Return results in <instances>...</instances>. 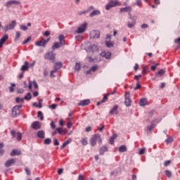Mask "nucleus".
<instances>
[{
	"label": "nucleus",
	"instance_id": "1",
	"mask_svg": "<svg viewBox=\"0 0 180 180\" xmlns=\"http://www.w3.org/2000/svg\"><path fill=\"white\" fill-rule=\"evenodd\" d=\"M59 42H55L52 46V50H57V49H60L61 46H65V37L63 34H60L58 37Z\"/></svg>",
	"mask_w": 180,
	"mask_h": 180
},
{
	"label": "nucleus",
	"instance_id": "2",
	"mask_svg": "<svg viewBox=\"0 0 180 180\" xmlns=\"http://www.w3.org/2000/svg\"><path fill=\"white\" fill-rule=\"evenodd\" d=\"M22 105H16L11 110V116L12 117H18L20 116V109H22Z\"/></svg>",
	"mask_w": 180,
	"mask_h": 180
},
{
	"label": "nucleus",
	"instance_id": "3",
	"mask_svg": "<svg viewBox=\"0 0 180 180\" xmlns=\"http://www.w3.org/2000/svg\"><path fill=\"white\" fill-rule=\"evenodd\" d=\"M122 3L119 2L117 0H110L105 6V10L109 11L111 8L114 6H120Z\"/></svg>",
	"mask_w": 180,
	"mask_h": 180
},
{
	"label": "nucleus",
	"instance_id": "4",
	"mask_svg": "<svg viewBox=\"0 0 180 180\" xmlns=\"http://www.w3.org/2000/svg\"><path fill=\"white\" fill-rule=\"evenodd\" d=\"M98 140V143H102V139H101V135L99 134H94L91 139V144L92 147H95L96 146V141Z\"/></svg>",
	"mask_w": 180,
	"mask_h": 180
},
{
	"label": "nucleus",
	"instance_id": "5",
	"mask_svg": "<svg viewBox=\"0 0 180 180\" xmlns=\"http://www.w3.org/2000/svg\"><path fill=\"white\" fill-rule=\"evenodd\" d=\"M15 26H16V20H13L10 24L4 27L3 32L4 33H6V32H8V30H13Z\"/></svg>",
	"mask_w": 180,
	"mask_h": 180
},
{
	"label": "nucleus",
	"instance_id": "6",
	"mask_svg": "<svg viewBox=\"0 0 180 180\" xmlns=\"http://www.w3.org/2000/svg\"><path fill=\"white\" fill-rule=\"evenodd\" d=\"M88 27V22H84L83 24H81L77 31L76 33H77L78 34H81L82 33H84V32H85V30H86V28Z\"/></svg>",
	"mask_w": 180,
	"mask_h": 180
},
{
	"label": "nucleus",
	"instance_id": "7",
	"mask_svg": "<svg viewBox=\"0 0 180 180\" xmlns=\"http://www.w3.org/2000/svg\"><path fill=\"white\" fill-rule=\"evenodd\" d=\"M45 60H49L54 63V60H56V53H53V51L47 52L44 56Z\"/></svg>",
	"mask_w": 180,
	"mask_h": 180
},
{
	"label": "nucleus",
	"instance_id": "8",
	"mask_svg": "<svg viewBox=\"0 0 180 180\" xmlns=\"http://www.w3.org/2000/svg\"><path fill=\"white\" fill-rule=\"evenodd\" d=\"M98 50H99V47H98V45L95 44L91 45L86 49L87 53H95V51H98Z\"/></svg>",
	"mask_w": 180,
	"mask_h": 180
},
{
	"label": "nucleus",
	"instance_id": "9",
	"mask_svg": "<svg viewBox=\"0 0 180 180\" xmlns=\"http://www.w3.org/2000/svg\"><path fill=\"white\" fill-rule=\"evenodd\" d=\"M31 127L34 130H40V129H41V122L38 121H34L32 123Z\"/></svg>",
	"mask_w": 180,
	"mask_h": 180
},
{
	"label": "nucleus",
	"instance_id": "10",
	"mask_svg": "<svg viewBox=\"0 0 180 180\" xmlns=\"http://www.w3.org/2000/svg\"><path fill=\"white\" fill-rule=\"evenodd\" d=\"M101 37V32L98 30H93L90 32L91 39H99Z\"/></svg>",
	"mask_w": 180,
	"mask_h": 180
},
{
	"label": "nucleus",
	"instance_id": "11",
	"mask_svg": "<svg viewBox=\"0 0 180 180\" xmlns=\"http://www.w3.org/2000/svg\"><path fill=\"white\" fill-rule=\"evenodd\" d=\"M125 101H124V104L127 107L131 106V100L129 98H130V93L127 92L124 95Z\"/></svg>",
	"mask_w": 180,
	"mask_h": 180
},
{
	"label": "nucleus",
	"instance_id": "12",
	"mask_svg": "<svg viewBox=\"0 0 180 180\" xmlns=\"http://www.w3.org/2000/svg\"><path fill=\"white\" fill-rule=\"evenodd\" d=\"M91 103V101L89 99L82 100L78 103V106H88Z\"/></svg>",
	"mask_w": 180,
	"mask_h": 180
},
{
	"label": "nucleus",
	"instance_id": "13",
	"mask_svg": "<svg viewBox=\"0 0 180 180\" xmlns=\"http://www.w3.org/2000/svg\"><path fill=\"white\" fill-rule=\"evenodd\" d=\"M9 39V36H8V34H4L0 39V49L2 48V46L5 44V41Z\"/></svg>",
	"mask_w": 180,
	"mask_h": 180
},
{
	"label": "nucleus",
	"instance_id": "14",
	"mask_svg": "<svg viewBox=\"0 0 180 180\" xmlns=\"http://www.w3.org/2000/svg\"><path fill=\"white\" fill-rule=\"evenodd\" d=\"M20 1L16 0H11L6 3V6L9 7L12 6V5H19Z\"/></svg>",
	"mask_w": 180,
	"mask_h": 180
},
{
	"label": "nucleus",
	"instance_id": "15",
	"mask_svg": "<svg viewBox=\"0 0 180 180\" xmlns=\"http://www.w3.org/2000/svg\"><path fill=\"white\" fill-rule=\"evenodd\" d=\"M119 105H115L110 110V115H117L119 113Z\"/></svg>",
	"mask_w": 180,
	"mask_h": 180
},
{
	"label": "nucleus",
	"instance_id": "16",
	"mask_svg": "<svg viewBox=\"0 0 180 180\" xmlns=\"http://www.w3.org/2000/svg\"><path fill=\"white\" fill-rule=\"evenodd\" d=\"M100 56L101 57H104L107 60H109L110 59V57H112V53L110 52L103 51L101 53Z\"/></svg>",
	"mask_w": 180,
	"mask_h": 180
},
{
	"label": "nucleus",
	"instance_id": "17",
	"mask_svg": "<svg viewBox=\"0 0 180 180\" xmlns=\"http://www.w3.org/2000/svg\"><path fill=\"white\" fill-rule=\"evenodd\" d=\"M129 19H131V22H129L127 27H129V29H133V27H134L135 25H136V20L134 18H133L132 17H130Z\"/></svg>",
	"mask_w": 180,
	"mask_h": 180
},
{
	"label": "nucleus",
	"instance_id": "18",
	"mask_svg": "<svg viewBox=\"0 0 180 180\" xmlns=\"http://www.w3.org/2000/svg\"><path fill=\"white\" fill-rule=\"evenodd\" d=\"M57 133L61 136H65L67 134V129H63V127H58L56 129Z\"/></svg>",
	"mask_w": 180,
	"mask_h": 180
},
{
	"label": "nucleus",
	"instance_id": "19",
	"mask_svg": "<svg viewBox=\"0 0 180 180\" xmlns=\"http://www.w3.org/2000/svg\"><path fill=\"white\" fill-rule=\"evenodd\" d=\"M37 136L38 139H44L46 137V132L44 130H40L37 133Z\"/></svg>",
	"mask_w": 180,
	"mask_h": 180
},
{
	"label": "nucleus",
	"instance_id": "20",
	"mask_svg": "<svg viewBox=\"0 0 180 180\" xmlns=\"http://www.w3.org/2000/svg\"><path fill=\"white\" fill-rule=\"evenodd\" d=\"M15 162H16V159H10L6 162L5 167H11L13 164H15Z\"/></svg>",
	"mask_w": 180,
	"mask_h": 180
},
{
	"label": "nucleus",
	"instance_id": "21",
	"mask_svg": "<svg viewBox=\"0 0 180 180\" xmlns=\"http://www.w3.org/2000/svg\"><path fill=\"white\" fill-rule=\"evenodd\" d=\"M20 154H22L20 150H18V149H13L11 152L10 155H11V157H15V155H20Z\"/></svg>",
	"mask_w": 180,
	"mask_h": 180
},
{
	"label": "nucleus",
	"instance_id": "22",
	"mask_svg": "<svg viewBox=\"0 0 180 180\" xmlns=\"http://www.w3.org/2000/svg\"><path fill=\"white\" fill-rule=\"evenodd\" d=\"M101 15V11L99 10H94L90 14V18H94V16H99Z\"/></svg>",
	"mask_w": 180,
	"mask_h": 180
},
{
	"label": "nucleus",
	"instance_id": "23",
	"mask_svg": "<svg viewBox=\"0 0 180 180\" xmlns=\"http://www.w3.org/2000/svg\"><path fill=\"white\" fill-rule=\"evenodd\" d=\"M129 11H132L131 6H127L124 8H121L120 10V13H123L124 12H129Z\"/></svg>",
	"mask_w": 180,
	"mask_h": 180
},
{
	"label": "nucleus",
	"instance_id": "24",
	"mask_svg": "<svg viewBox=\"0 0 180 180\" xmlns=\"http://www.w3.org/2000/svg\"><path fill=\"white\" fill-rule=\"evenodd\" d=\"M27 70H29V62L25 61V64L21 68V70L22 71H27Z\"/></svg>",
	"mask_w": 180,
	"mask_h": 180
},
{
	"label": "nucleus",
	"instance_id": "25",
	"mask_svg": "<svg viewBox=\"0 0 180 180\" xmlns=\"http://www.w3.org/2000/svg\"><path fill=\"white\" fill-rule=\"evenodd\" d=\"M165 74V70L160 69L158 72L155 73V77H163Z\"/></svg>",
	"mask_w": 180,
	"mask_h": 180
},
{
	"label": "nucleus",
	"instance_id": "26",
	"mask_svg": "<svg viewBox=\"0 0 180 180\" xmlns=\"http://www.w3.org/2000/svg\"><path fill=\"white\" fill-rule=\"evenodd\" d=\"M147 103H148V101H147V98H141L139 101L140 106H146Z\"/></svg>",
	"mask_w": 180,
	"mask_h": 180
},
{
	"label": "nucleus",
	"instance_id": "27",
	"mask_svg": "<svg viewBox=\"0 0 180 180\" xmlns=\"http://www.w3.org/2000/svg\"><path fill=\"white\" fill-rule=\"evenodd\" d=\"M106 151H108V148L106 146H102L99 150L100 155H103Z\"/></svg>",
	"mask_w": 180,
	"mask_h": 180
},
{
	"label": "nucleus",
	"instance_id": "28",
	"mask_svg": "<svg viewBox=\"0 0 180 180\" xmlns=\"http://www.w3.org/2000/svg\"><path fill=\"white\" fill-rule=\"evenodd\" d=\"M70 143H71V139H69L68 141L63 143V145L60 146V150H63L64 148H65V147H67V146H68Z\"/></svg>",
	"mask_w": 180,
	"mask_h": 180
},
{
	"label": "nucleus",
	"instance_id": "29",
	"mask_svg": "<svg viewBox=\"0 0 180 180\" xmlns=\"http://www.w3.org/2000/svg\"><path fill=\"white\" fill-rule=\"evenodd\" d=\"M154 127H155V124H154V121L151 122L150 125L148 126V127L146 128L147 131H153V129H154Z\"/></svg>",
	"mask_w": 180,
	"mask_h": 180
},
{
	"label": "nucleus",
	"instance_id": "30",
	"mask_svg": "<svg viewBox=\"0 0 180 180\" xmlns=\"http://www.w3.org/2000/svg\"><path fill=\"white\" fill-rule=\"evenodd\" d=\"M126 151H127V147H126V146L122 145V146H120V148H119L120 153H126Z\"/></svg>",
	"mask_w": 180,
	"mask_h": 180
},
{
	"label": "nucleus",
	"instance_id": "31",
	"mask_svg": "<svg viewBox=\"0 0 180 180\" xmlns=\"http://www.w3.org/2000/svg\"><path fill=\"white\" fill-rule=\"evenodd\" d=\"M36 46H37L38 47H46V46L44 45V42L43 41H37L35 43Z\"/></svg>",
	"mask_w": 180,
	"mask_h": 180
},
{
	"label": "nucleus",
	"instance_id": "32",
	"mask_svg": "<svg viewBox=\"0 0 180 180\" xmlns=\"http://www.w3.org/2000/svg\"><path fill=\"white\" fill-rule=\"evenodd\" d=\"M54 68L58 69V70H61V68H63V63L61 62H57L55 64Z\"/></svg>",
	"mask_w": 180,
	"mask_h": 180
},
{
	"label": "nucleus",
	"instance_id": "33",
	"mask_svg": "<svg viewBox=\"0 0 180 180\" xmlns=\"http://www.w3.org/2000/svg\"><path fill=\"white\" fill-rule=\"evenodd\" d=\"M82 146H88V138H84L80 141Z\"/></svg>",
	"mask_w": 180,
	"mask_h": 180
},
{
	"label": "nucleus",
	"instance_id": "34",
	"mask_svg": "<svg viewBox=\"0 0 180 180\" xmlns=\"http://www.w3.org/2000/svg\"><path fill=\"white\" fill-rule=\"evenodd\" d=\"M21 33L19 31H17L15 32V41H19V39H20Z\"/></svg>",
	"mask_w": 180,
	"mask_h": 180
},
{
	"label": "nucleus",
	"instance_id": "35",
	"mask_svg": "<svg viewBox=\"0 0 180 180\" xmlns=\"http://www.w3.org/2000/svg\"><path fill=\"white\" fill-rule=\"evenodd\" d=\"M44 144H46V146L51 144V139L50 138L45 139L44 141Z\"/></svg>",
	"mask_w": 180,
	"mask_h": 180
},
{
	"label": "nucleus",
	"instance_id": "36",
	"mask_svg": "<svg viewBox=\"0 0 180 180\" xmlns=\"http://www.w3.org/2000/svg\"><path fill=\"white\" fill-rule=\"evenodd\" d=\"M24 101H30L32 99V94L27 93L26 96H24L23 98Z\"/></svg>",
	"mask_w": 180,
	"mask_h": 180
},
{
	"label": "nucleus",
	"instance_id": "37",
	"mask_svg": "<svg viewBox=\"0 0 180 180\" xmlns=\"http://www.w3.org/2000/svg\"><path fill=\"white\" fill-rule=\"evenodd\" d=\"M25 102V98H21L20 97H17L15 98V103H23Z\"/></svg>",
	"mask_w": 180,
	"mask_h": 180
},
{
	"label": "nucleus",
	"instance_id": "38",
	"mask_svg": "<svg viewBox=\"0 0 180 180\" xmlns=\"http://www.w3.org/2000/svg\"><path fill=\"white\" fill-rule=\"evenodd\" d=\"M165 174L166 175V176H167V178H171L172 176V172L169 170H166L165 172Z\"/></svg>",
	"mask_w": 180,
	"mask_h": 180
},
{
	"label": "nucleus",
	"instance_id": "39",
	"mask_svg": "<svg viewBox=\"0 0 180 180\" xmlns=\"http://www.w3.org/2000/svg\"><path fill=\"white\" fill-rule=\"evenodd\" d=\"M37 117L40 118V120H44V116H43V112H41V111L38 112Z\"/></svg>",
	"mask_w": 180,
	"mask_h": 180
},
{
	"label": "nucleus",
	"instance_id": "40",
	"mask_svg": "<svg viewBox=\"0 0 180 180\" xmlns=\"http://www.w3.org/2000/svg\"><path fill=\"white\" fill-rule=\"evenodd\" d=\"M20 29L21 30H22V32H26V30H29V27H27V26H26V25H20Z\"/></svg>",
	"mask_w": 180,
	"mask_h": 180
},
{
	"label": "nucleus",
	"instance_id": "41",
	"mask_svg": "<svg viewBox=\"0 0 180 180\" xmlns=\"http://www.w3.org/2000/svg\"><path fill=\"white\" fill-rule=\"evenodd\" d=\"M75 71H79V70H81V63H76L75 66Z\"/></svg>",
	"mask_w": 180,
	"mask_h": 180
},
{
	"label": "nucleus",
	"instance_id": "42",
	"mask_svg": "<svg viewBox=\"0 0 180 180\" xmlns=\"http://www.w3.org/2000/svg\"><path fill=\"white\" fill-rule=\"evenodd\" d=\"M105 46H106L108 49H110V48L113 47V43H112V42H110V41H105Z\"/></svg>",
	"mask_w": 180,
	"mask_h": 180
},
{
	"label": "nucleus",
	"instance_id": "43",
	"mask_svg": "<svg viewBox=\"0 0 180 180\" xmlns=\"http://www.w3.org/2000/svg\"><path fill=\"white\" fill-rule=\"evenodd\" d=\"M135 5H136V6H139V8H141V6H143V3L141 2V0H136Z\"/></svg>",
	"mask_w": 180,
	"mask_h": 180
},
{
	"label": "nucleus",
	"instance_id": "44",
	"mask_svg": "<svg viewBox=\"0 0 180 180\" xmlns=\"http://www.w3.org/2000/svg\"><path fill=\"white\" fill-rule=\"evenodd\" d=\"M50 126H51V129H52V130H54V129H56V122L54 121H51L50 123Z\"/></svg>",
	"mask_w": 180,
	"mask_h": 180
},
{
	"label": "nucleus",
	"instance_id": "45",
	"mask_svg": "<svg viewBox=\"0 0 180 180\" xmlns=\"http://www.w3.org/2000/svg\"><path fill=\"white\" fill-rule=\"evenodd\" d=\"M16 139L18 141H20V140H22V133L18 132Z\"/></svg>",
	"mask_w": 180,
	"mask_h": 180
},
{
	"label": "nucleus",
	"instance_id": "46",
	"mask_svg": "<svg viewBox=\"0 0 180 180\" xmlns=\"http://www.w3.org/2000/svg\"><path fill=\"white\" fill-rule=\"evenodd\" d=\"M11 134L13 139H15L16 137V134H18V133H16L15 130H11Z\"/></svg>",
	"mask_w": 180,
	"mask_h": 180
},
{
	"label": "nucleus",
	"instance_id": "47",
	"mask_svg": "<svg viewBox=\"0 0 180 180\" xmlns=\"http://www.w3.org/2000/svg\"><path fill=\"white\" fill-rule=\"evenodd\" d=\"M13 86H16V84H15V83H11V86L9 87L10 92H15Z\"/></svg>",
	"mask_w": 180,
	"mask_h": 180
},
{
	"label": "nucleus",
	"instance_id": "48",
	"mask_svg": "<svg viewBox=\"0 0 180 180\" xmlns=\"http://www.w3.org/2000/svg\"><path fill=\"white\" fill-rule=\"evenodd\" d=\"M30 40H32V37H29L27 39H25L22 44L25 45L27 44V43H29V41H30Z\"/></svg>",
	"mask_w": 180,
	"mask_h": 180
},
{
	"label": "nucleus",
	"instance_id": "49",
	"mask_svg": "<svg viewBox=\"0 0 180 180\" xmlns=\"http://www.w3.org/2000/svg\"><path fill=\"white\" fill-rule=\"evenodd\" d=\"M174 141V139L172 137H169L165 140V142L167 143H172Z\"/></svg>",
	"mask_w": 180,
	"mask_h": 180
},
{
	"label": "nucleus",
	"instance_id": "50",
	"mask_svg": "<svg viewBox=\"0 0 180 180\" xmlns=\"http://www.w3.org/2000/svg\"><path fill=\"white\" fill-rule=\"evenodd\" d=\"M146 152V148H141L139 152V155H143V154H144V153Z\"/></svg>",
	"mask_w": 180,
	"mask_h": 180
},
{
	"label": "nucleus",
	"instance_id": "51",
	"mask_svg": "<svg viewBox=\"0 0 180 180\" xmlns=\"http://www.w3.org/2000/svg\"><path fill=\"white\" fill-rule=\"evenodd\" d=\"M85 13H88V11L87 10L86 11H79L78 13V15H79V16H81L82 15H85Z\"/></svg>",
	"mask_w": 180,
	"mask_h": 180
},
{
	"label": "nucleus",
	"instance_id": "52",
	"mask_svg": "<svg viewBox=\"0 0 180 180\" xmlns=\"http://www.w3.org/2000/svg\"><path fill=\"white\" fill-rule=\"evenodd\" d=\"M32 84L34 85V87L35 88V89H37L39 88V84H37V82H36V80H34L32 82Z\"/></svg>",
	"mask_w": 180,
	"mask_h": 180
},
{
	"label": "nucleus",
	"instance_id": "53",
	"mask_svg": "<svg viewBox=\"0 0 180 180\" xmlns=\"http://www.w3.org/2000/svg\"><path fill=\"white\" fill-rule=\"evenodd\" d=\"M53 145L54 146H60V142H58V140H57V139H53Z\"/></svg>",
	"mask_w": 180,
	"mask_h": 180
},
{
	"label": "nucleus",
	"instance_id": "54",
	"mask_svg": "<svg viewBox=\"0 0 180 180\" xmlns=\"http://www.w3.org/2000/svg\"><path fill=\"white\" fill-rule=\"evenodd\" d=\"M140 88H141V84L140 83H137L136 86L134 87V90L137 91V89H140Z\"/></svg>",
	"mask_w": 180,
	"mask_h": 180
},
{
	"label": "nucleus",
	"instance_id": "55",
	"mask_svg": "<svg viewBox=\"0 0 180 180\" xmlns=\"http://www.w3.org/2000/svg\"><path fill=\"white\" fill-rule=\"evenodd\" d=\"M36 65V60H33V62L32 63H30L28 67H30V68H34V65Z\"/></svg>",
	"mask_w": 180,
	"mask_h": 180
},
{
	"label": "nucleus",
	"instance_id": "56",
	"mask_svg": "<svg viewBox=\"0 0 180 180\" xmlns=\"http://www.w3.org/2000/svg\"><path fill=\"white\" fill-rule=\"evenodd\" d=\"M169 164H171V160H166V161L164 162V166H165V167H168V165H169Z\"/></svg>",
	"mask_w": 180,
	"mask_h": 180
},
{
	"label": "nucleus",
	"instance_id": "57",
	"mask_svg": "<svg viewBox=\"0 0 180 180\" xmlns=\"http://www.w3.org/2000/svg\"><path fill=\"white\" fill-rule=\"evenodd\" d=\"M25 171L27 175H28V176H30V175H31L32 173L30 172V170H29V168L26 167V168L25 169Z\"/></svg>",
	"mask_w": 180,
	"mask_h": 180
},
{
	"label": "nucleus",
	"instance_id": "58",
	"mask_svg": "<svg viewBox=\"0 0 180 180\" xmlns=\"http://www.w3.org/2000/svg\"><path fill=\"white\" fill-rule=\"evenodd\" d=\"M42 41H44V44L45 45V47H46V46L47 45V43H49V41H50V38H49L48 39H42Z\"/></svg>",
	"mask_w": 180,
	"mask_h": 180
},
{
	"label": "nucleus",
	"instance_id": "59",
	"mask_svg": "<svg viewBox=\"0 0 180 180\" xmlns=\"http://www.w3.org/2000/svg\"><path fill=\"white\" fill-rule=\"evenodd\" d=\"M174 43H176V44H179L180 46V37L174 39Z\"/></svg>",
	"mask_w": 180,
	"mask_h": 180
},
{
	"label": "nucleus",
	"instance_id": "60",
	"mask_svg": "<svg viewBox=\"0 0 180 180\" xmlns=\"http://www.w3.org/2000/svg\"><path fill=\"white\" fill-rule=\"evenodd\" d=\"M91 71H93L94 72H95V71H96V70H98V66H97V65H94V66L91 67Z\"/></svg>",
	"mask_w": 180,
	"mask_h": 180
},
{
	"label": "nucleus",
	"instance_id": "61",
	"mask_svg": "<svg viewBox=\"0 0 180 180\" xmlns=\"http://www.w3.org/2000/svg\"><path fill=\"white\" fill-rule=\"evenodd\" d=\"M17 92L18 94H23L25 90L23 89H18Z\"/></svg>",
	"mask_w": 180,
	"mask_h": 180
},
{
	"label": "nucleus",
	"instance_id": "62",
	"mask_svg": "<svg viewBox=\"0 0 180 180\" xmlns=\"http://www.w3.org/2000/svg\"><path fill=\"white\" fill-rule=\"evenodd\" d=\"M111 139L116 140V139H117V134H112V136H111Z\"/></svg>",
	"mask_w": 180,
	"mask_h": 180
},
{
	"label": "nucleus",
	"instance_id": "63",
	"mask_svg": "<svg viewBox=\"0 0 180 180\" xmlns=\"http://www.w3.org/2000/svg\"><path fill=\"white\" fill-rule=\"evenodd\" d=\"M32 81H30L28 84V89H30V91H32Z\"/></svg>",
	"mask_w": 180,
	"mask_h": 180
},
{
	"label": "nucleus",
	"instance_id": "64",
	"mask_svg": "<svg viewBox=\"0 0 180 180\" xmlns=\"http://www.w3.org/2000/svg\"><path fill=\"white\" fill-rule=\"evenodd\" d=\"M49 108H51V109H56V108H57V104H52L51 105H49Z\"/></svg>",
	"mask_w": 180,
	"mask_h": 180
}]
</instances>
